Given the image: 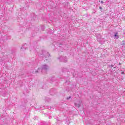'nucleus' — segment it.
<instances>
[{"mask_svg": "<svg viewBox=\"0 0 125 125\" xmlns=\"http://www.w3.org/2000/svg\"><path fill=\"white\" fill-rule=\"evenodd\" d=\"M119 38L120 37L119 36V33H118V32H116L114 35V39L118 40V39H119Z\"/></svg>", "mask_w": 125, "mask_h": 125, "instance_id": "nucleus-10", "label": "nucleus"}, {"mask_svg": "<svg viewBox=\"0 0 125 125\" xmlns=\"http://www.w3.org/2000/svg\"><path fill=\"white\" fill-rule=\"evenodd\" d=\"M121 45H123L124 46L125 45V41H123L121 43Z\"/></svg>", "mask_w": 125, "mask_h": 125, "instance_id": "nucleus-18", "label": "nucleus"}, {"mask_svg": "<svg viewBox=\"0 0 125 125\" xmlns=\"http://www.w3.org/2000/svg\"><path fill=\"white\" fill-rule=\"evenodd\" d=\"M31 17H32L31 20L33 21H36L38 20V19L37 18V16L34 14H32L31 15Z\"/></svg>", "mask_w": 125, "mask_h": 125, "instance_id": "nucleus-8", "label": "nucleus"}, {"mask_svg": "<svg viewBox=\"0 0 125 125\" xmlns=\"http://www.w3.org/2000/svg\"><path fill=\"white\" fill-rule=\"evenodd\" d=\"M62 45V44H59V46L60 47V46H61Z\"/></svg>", "mask_w": 125, "mask_h": 125, "instance_id": "nucleus-31", "label": "nucleus"}, {"mask_svg": "<svg viewBox=\"0 0 125 125\" xmlns=\"http://www.w3.org/2000/svg\"><path fill=\"white\" fill-rule=\"evenodd\" d=\"M52 118V117L51 116H49V119H51Z\"/></svg>", "mask_w": 125, "mask_h": 125, "instance_id": "nucleus-34", "label": "nucleus"}, {"mask_svg": "<svg viewBox=\"0 0 125 125\" xmlns=\"http://www.w3.org/2000/svg\"><path fill=\"white\" fill-rule=\"evenodd\" d=\"M74 105H75V107H77V108H79V104H78L77 103H74Z\"/></svg>", "mask_w": 125, "mask_h": 125, "instance_id": "nucleus-24", "label": "nucleus"}, {"mask_svg": "<svg viewBox=\"0 0 125 125\" xmlns=\"http://www.w3.org/2000/svg\"><path fill=\"white\" fill-rule=\"evenodd\" d=\"M64 85H69L70 87H74V84L73 82L70 81L69 78H67L65 80V82L64 83Z\"/></svg>", "mask_w": 125, "mask_h": 125, "instance_id": "nucleus-3", "label": "nucleus"}, {"mask_svg": "<svg viewBox=\"0 0 125 125\" xmlns=\"http://www.w3.org/2000/svg\"><path fill=\"white\" fill-rule=\"evenodd\" d=\"M50 94L51 95H54V94H57V92L55 88H52L50 90Z\"/></svg>", "mask_w": 125, "mask_h": 125, "instance_id": "nucleus-6", "label": "nucleus"}, {"mask_svg": "<svg viewBox=\"0 0 125 125\" xmlns=\"http://www.w3.org/2000/svg\"><path fill=\"white\" fill-rule=\"evenodd\" d=\"M62 71L63 72V73H65L66 72H67L68 74H70V72H71V74H72L73 77H75V76H76V72H75V70L73 69H70L69 71V70L66 68H63V69H62Z\"/></svg>", "mask_w": 125, "mask_h": 125, "instance_id": "nucleus-2", "label": "nucleus"}, {"mask_svg": "<svg viewBox=\"0 0 125 125\" xmlns=\"http://www.w3.org/2000/svg\"><path fill=\"white\" fill-rule=\"evenodd\" d=\"M119 65H122V63L120 62V63H119Z\"/></svg>", "mask_w": 125, "mask_h": 125, "instance_id": "nucleus-36", "label": "nucleus"}, {"mask_svg": "<svg viewBox=\"0 0 125 125\" xmlns=\"http://www.w3.org/2000/svg\"><path fill=\"white\" fill-rule=\"evenodd\" d=\"M58 59L60 60V62H63L64 63H66L68 62L67 57L65 56H61L58 58Z\"/></svg>", "mask_w": 125, "mask_h": 125, "instance_id": "nucleus-4", "label": "nucleus"}, {"mask_svg": "<svg viewBox=\"0 0 125 125\" xmlns=\"http://www.w3.org/2000/svg\"><path fill=\"white\" fill-rule=\"evenodd\" d=\"M27 48H28V47L27 46V44H24L21 47V50H22V51H24V50H26Z\"/></svg>", "mask_w": 125, "mask_h": 125, "instance_id": "nucleus-9", "label": "nucleus"}, {"mask_svg": "<svg viewBox=\"0 0 125 125\" xmlns=\"http://www.w3.org/2000/svg\"><path fill=\"white\" fill-rule=\"evenodd\" d=\"M40 71H41V69L40 68H39L36 71H35V73L37 74L38 73H40Z\"/></svg>", "mask_w": 125, "mask_h": 125, "instance_id": "nucleus-19", "label": "nucleus"}, {"mask_svg": "<svg viewBox=\"0 0 125 125\" xmlns=\"http://www.w3.org/2000/svg\"><path fill=\"white\" fill-rule=\"evenodd\" d=\"M45 29V28L44 27V25H41V30L42 31H44V29Z\"/></svg>", "mask_w": 125, "mask_h": 125, "instance_id": "nucleus-17", "label": "nucleus"}, {"mask_svg": "<svg viewBox=\"0 0 125 125\" xmlns=\"http://www.w3.org/2000/svg\"><path fill=\"white\" fill-rule=\"evenodd\" d=\"M46 102H50L51 101V100L50 99H46Z\"/></svg>", "mask_w": 125, "mask_h": 125, "instance_id": "nucleus-25", "label": "nucleus"}, {"mask_svg": "<svg viewBox=\"0 0 125 125\" xmlns=\"http://www.w3.org/2000/svg\"><path fill=\"white\" fill-rule=\"evenodd\" d=\"M42 53L41 57L42 59H45V58H48V57H50V54L46 51L42 50Z\"/></svg>", "mask_w": 125, "mask_h": 125, "instance_id": "nucleus-1", "label": "nucleus"}, {"mask_svg": "<svg viewBox=\"0 0 125 125\" xmlns=\"http://www.w3.org/2000/svg\"><path fill=\"white\" fill-rule=\"evenodd\" d=\"M101 3H104V2H103V1H101Z\"/></svg>", "mask_w": 125, "mask_h": 125, "instance_id": "nucleus-32", "label": "nucleus"}, {"mask_svg": "<svg viewBox=\"0 0 125 125\" xmlns=\"http://www.w3.org/2000/svg\"><path fill=\"white\" fill-rule=\"evenodd\" d=\"M97 39H101V35H100V34H97Z\"/></svg>", "mask_w": 125, "mask_h": 125, "instance_id": "nucleus-20", "label": "nucleus"}, {"mask_svg": "<svg viewBox=\"0 0 125 125\" xmlns=\"http://www.w3.org/2000/svg\"><path fill=\"white\" fill-rule=\"evenodd\" d=\"M56 31V29H54L53 32H55Z\"/></svg>", "mask_w": 125, "mask_h": 125, "instance_id": "nucleus-35", "label": "nucleus"}, {"mask_svg": "<svg viewBox=\"0 0 125 125\" xmlns=\"http://www.w3.org/2000/svg\"><path fill=\"white\" fill-rule=\"evenodd\" d=\"M0 94L3 97H5V96H7V92L4 89H3L1 92H0Z\"/></svg>", "mask_w": 125, "mask_h": 125, "instance_id": "nucleus-7", "label": "nucleus"}, {"mask_svg": "<svg viewBox=\"0 0 125 125\" xmlns=\"http://www.w3.org/2000/svg\"><path fill=\"white\" fill-rule=\"evenodd\" d=\"M25 26V27H28V24L26 23Z\"/></svg>", "mask_w": 125, "mask_h": 125, "instance_id": "nucleus-30", "label": "nucleus"}, {"mask_svg": "<svg viewBox=\"0 0 125 125\" xmlns=\"http://www.w3.org/2000/svg\"><path fill=\"white\" fill-rule=\"evenodd\" d=\"M23 111L24 113H28V112H29V108H25V109L23 110Z\"/></svg>", "mask_w": 125, "mask_h": 125, "instance_id": "nucleus-16", "label": "nucleus"}, {"mask_svg": "<svg viewBox=\"0 0 125 125\" xmlns=\"http://www.w3.org/2000/svg\"><path fill=\"white\" fill-rule=\"evenodd\" d=\"M55 119H56V120L57 121V124H60V123H62V120H60V118H59L58 117H56L55 118Z\"/></svg>", "mask_w": 125, "mask_h": 125, "instance_id": "nucleus-15", "label": "nucleus"}, {"mask_svg": "<svg viewBox=\"0 0 125 125\" xmlns=\"http://www.w3.org/2000/svg\"><path fill=\"white\" fill-rule=\"evenodd\" d=\"M71 98H72V96H71L67 97L66 98V100H70V99H71Z\"/></svg>", "mask_w": 125, "mask_h": 125, "instance_id": "nucleus-21", "label": "nucleus"}, {"mask_svg": "<svg viewBox=\"0 0 125 125\" xmlns=\"http://www.w3.org/2000/svg\"><path fill=\"white\" fill-rule=\"evenodd\" d=\"M55 81H56V78H55V77H51L50 79V83H52L53 82H55Z\"/></svg>", "mask_w": 125, "mask_h": 125, "instance_id": "nucleus-13", "label": "nucleus"}, {"mask_svg": "<svg viewBox=\"0 0 125 125\" xmlns=\"http://www.w3.org/2000/svg\"><path fill=\"white\" fill-rule=\"evenodd\" d=\"M114 65L110 64L109 65V68H112L113 67V68H116V67H114Z\"/></svg>", "mask_w": 125, "mask_h": 125, "instance_id": "nucleus-22", "label": "nucleus"}, {"mask_svg": "<svg viewBox=\"0 0 125 125\" xmlns=\"http://www.w3.org/2000/svg\"><path fill=\"white\" fill-rule=\"evenodd\" d=\"M16 52V50L15 49H9V53H11V54H13Z\"/></svg>", "mask_w": 125, "mask_h": 125, "instance_id": "nucleus-12", "label": "nucleus"}, {"mask_svg": "<svg viewBox=\"0 0 125 125\" xmlns=\"http://www.w3.org/2000/svg\"><path fill=\"white\" fill-rule=\"evenodd\" d=\"M37 28L39 29V28H36V29H37Z\"/></svg>", "mask_w": 125, "mask_h": 125, "instance_id": "nucleus-37", "label": "nucleus"}, {"mask_svg": "<svg viewBox=\"0 0 125 125\" xmlns=\"http://www.w3.org/2000/svg\"><path fill=\"white\" fill-rule=\"evenodd\" d=\"M27 102H28V100H24L25 103H27Z\"/></svg>", "mask_w": 125, "mask_h": 125, "instance_id": "nucleus-27", "label": "nucleus"}, {"mask_svg": "<svg viewBox=\"0 0 125 125\" xmlns=\"http://www.w3.org/2000/svg\"><path fill=\"white\" fill-rule=\"evenodd\" d=\"M47 31L48 32V34H50V35H52L53 34V33H54V31L51 30V29H48Z\"/></svg>", "mask_w": 125, "mask_h": 125, "instance_id": "nucleus-14", "label": "nucleus"}, {"mask_svg": "<svg viewBox=\"0 0 125 125\" xmlns=\"http://www.w3.org/2000/svg\"><path fill=\"white\" fill-rule=\"evenodd\" d=\"M81 103H82V101H81Z\"/></svg>", "mask_w": 125, "mask_h": 125, "instance_id": "nucleus-38", "label": "nucleus"}, {"mask_svg": "<svg viewBox=\"0 0 125 125\" xmlns=\"http://www.w3.org/2000/svg\"><path fill=\"white\" fill-rule=\"evenodd\" d=\"M7 0V1H11V0Z\"/></svg>", "mask_w": 125, "mask_h": 125, "instance_id": "nucleus-33", "label": "nucleus"}, {"mask_svg": "<svg viewBox=\"0 0 125 125\" xmlns=\"http://www.w3.org/2000/svg\"><path fill=\"white\" fill-rule=\"evenodd\" d=\"M79 107H81V101H79Z\"/></svg>", "mask_w": 125, "mask_h": 125, "instance_id": "nucleus-26", "label": "nucleus"}, {"mask_svg": "<svg viewBox=\"0 0 125 125\" xmlns=\"http://www.w3.org/2000/svg\"><path fill=\"white\" fill-rule=\"evenodd\" d=\"M121 74H122V75H125V72H124V71L122 72H121Z\"/></svg>", "mask_w": 125, "mask_h": 125, "instance_id": "nucleus-28", "label": "nucleus"}, {"mask_svg": "<svg viewBox=\"0 0 125 125\" xmlns=\"http://www.w3.org/2000/svg\"><path fill=\"white\" fill-rule=\"evenodd\" d=\"M48 69V65L46 64H44L42 65L41 68V73H42V71H47Z\"/></svg>", "mask_w": 125, "mask_h": 125, "instance_id": "nucleus-5", "label": "nucleus"}, {"mask_svg": "<svg viewBox=\"0 0 125 125\" xmlns=\"http://www.w3.org/2000/svg\"><path fill=\"white\" fill-rule=\"evenodd\" d=\"M73 87H71V86H67L65 88V90L67 91V92H69V91H71L72 90V89Z\"/></svg>", "mask_w": 125, "mask_h": 125, "instance_id": "nucleus-11", "label": "nucleus"}, {"mask_svg": "<svg viewBox=\"0 0 125 125\" xmlns=\"http://www.w3.org/2000/svg\"><path fill=\"white\" fill-rule=\"evenodd\" d=\"M41 125H47V124L45 122H42L41 123Z\"/></svg>", "mask_w": 125, "mask_h": 125, "instance_id": "nucleus-23", "label": "nucleus"}, {"mask_svg": "<svg viewBox=\"0 0 125 125\" xmlns=\"http://www.w3.org/2000/svg\"><path fill=\"white\" fill-rule=\"evenodd\" d=\"M99 8L101 10V9H102V7L99 6Z\"/></svg>", "mask_w": 125, "mask_h": 125, "instance_id": "nucleus-29", "label": "nucleus"}]
</instances>
